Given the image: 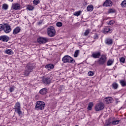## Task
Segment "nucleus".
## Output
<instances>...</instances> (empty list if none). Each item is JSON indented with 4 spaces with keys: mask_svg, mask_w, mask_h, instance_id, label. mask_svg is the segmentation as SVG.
I'll use <instances>...</instances> for the list:
<instances>
[{
    "mask_svg": "<svg viewBox=\"0 0 126 126\" xmlns=\"http://www.w3.org/2000/svg\"><path fill=\"white\" fill-rule=\"evenodd\" d=\"M62 62L63 63H74L75 60L68 55L64 56L62 59Z\"/></svg>",
    "mask_w": 126,
    "mask_h": 126,
    "instance_id": "obj_1",
    "label": "nucleus"
},
{
    "mask_svg": "<svg viewBox=\"0 0 126 126\" xmlns=\"http://www.w3.org/2000/svg\"><path fill=\"white\" fill-rule=\"evenodd\" d=\"M35 108V110H37L38 111H43L45 108V102L42 101H37Z\"/></svg>",
    "mask_w": 126,
    "mask_h": 126,
    "instance_id": "obj_2",
    "label": "nucleus"
},
{
    "mask_svg": "<svg viewBox=\"0 0 126 126\" xmlns=\"http://www.w3.org/2000/svg\"><path fill=\"white\" fill-rule=\"evenodd\" d=\"M47 33L49 37H55L56 35V29L53 26H50L47 28Z\"/></svg>",
    "mask_w": 126,
    "mask_h": 126,
    "instance_id": "obj_3",
    "label": "nucleus"
},
{
    "mask_svg": "<svg viewBox=\"0 0 126 126\" xmlns=\"http://www.w3.org/2000/svg\"><path fill=\"white\" fill-rule=\"evenodd\" d=\"M15 112L18 114L19 116L22 115V111H21V106H20V102H17L15 104L14 108Z\"/></svg>",
    "mask_w": 126,
    "mask_h": 126,
    "instance_id": "obj_4",
    "label": "nucleus"
},
{
    "mask_svg": "<svg viewBox=\"0 0 126 126\" xmlns=\"http://www.w3.org/2000/svg\"><path fill=\"white\" fill-rule=\"evenodd\" d=\"M37 41L39 44H46L50 41V39L48 37H39L37 38Z\"/></svg>",
    "mask_w": 126,
    "mask_h": 126,
    "instance_id": "obj_5",
    "label": "nucleus"
},
{
    "mask_svg": "<svg viewBox=\"0 0 126 126\" xmlns=\"http://www.w3.org/2000/svg\"><path fill=\"white\" fill-rule=\"evenodd\" d=\"M105 108V105L103 102H99L97 103L95 106V110L96 112L102 111Z\"/></svg>",
    "mask_w": 126,
    "mask_h": 126,
    "instance_id": "obj_6",
    "label": "nucleus"
},
{
    "mask_svg": "<svg viewBox=\"0 0 126 126\" xmlns=\"http://www.w3.org/2000/svg\"><path fill=\"white\" fill-rule=\"evenodd\" d=\"M34 68V63H29L27 64L26 66V70L27 71H30V72H32L33 68Z\"/></svg>",
    "mask_w": 126,
    "mask_h": 126,
    "instance_id": "obj_7",
    "label": "nucleus"
},
{
    "mask_svg": "<svg viewBox=\"0 0 126 126\" xmlns=\"http://www.w3.org/2000/svg\"><path fill=\"white\" fill-rule=\"evenodd\" d=\"M106 60L107 58H106V56H105V55H103L101 56L99 60H98V63L99 64H104L106 63Z\"/></svg>",
    "mask_w": 126,
    "mask_h": 126,
    "instance_id": "obj_8",
    "label": "nucleus"
},
{
    "mask_svg": "<svg viewBox=\"0 0 126 126\" xmlns=\"http://www.w3.org/2000/svg\"><path fill=\"white\" fill-rule=\"evenodd\" d=\"M3 31L5 33H9L11 31V29L10 28V26L8 24H5L4 26Z\"/></svg>",
    "mask_w": 126,
    "mask_h": 126,
    "instance_id": "obj_9",
    "label": "nucleus"
},
{
    "mask_svg": "<svg viewBox=\"0 0 126 126\" xmlns=\"http://www.w3.org/2000/svg\"><path fill=\"white\" fill-rule=\"evenodd\" d=\"M91 57L94 59H99V58L101 57V53L100 52L93 53H92Z\"/></svg>",
    "mask_w": 126,
    "mask_h": 126,
    "instance_id": "obj_10",
    "label": "nucleus"
},
{
    "mask_svg": "<svg viewBox=\"0 0 126 126\" xmlns=\"http://www.w3.org/2000/svg\"><path fill=\"white\" fill-rule=\"evenodd\" d=\"M2 40V42L4 43L6 42H8L9 40V37L7 36V35H2L0 36V41Z\"/></svg>",
    "mask_w": 126,
    "mask_h": 126,
    "instance_id": "obj_11",
    "label": "nucleus"
},
{
    "mask_svg": "<svg viewBox=\"0 0 126 126\" xmlns=\"http://www.w3.org/2000/svg\"><path fill=\"white\" fill-rule=\"evenodd\" d=\"M113 2L111 0H106L103 3V6H112Z\"/></svg>",
    "mask_w": 126,
    "mask_h": 126,
    "instance_id": "obj_12",
    "label": "nucleus"
},
{
    "mask_svg": "<svg viewBox=\"0 0 126 126\" xmlns=\"http://www.w3.org/2000/svg\"><path fill=\"white\" fill-rule=\"evenodd\" d=\"M13 9L14 10H18V9H20V4L18 3H14L12 5V7Z\"/></svg>",
    "mask_w": 126,
    "mask_h": 126,
    "instance_id": "obj_13",
    "label": "nucleus"
},
{
    "mask_svg": "<svg viewBox=\"0 0 126 126\" xmlns=\"http://www.w3.org/2000/svg\"><path fill=\"white\" fill-rule=\"evenodd\" d=\"M54 67L55 65L51 63H49L45 65V68L48 69V70H50V69H54Z\"/></svg>",
    "mask_w": 126,
    "mask_h": 126,
    "instance_id": "obj_14",
    "label": "nucleus"
},
{
    "mask_svg": "<svg viewBox=\"0 0 126 126\" xmlns=\"http://www.w3.org/2000/svg\"><path fill=\"white\" fill-rule=\"evenodd\" d=\"M42 81L44 84H50L51 83V79L49 78H44L43 79Z\"/></svg>",
    "mask_w": 126,
    "mask_h": 126,
    "instance_id": "obj_15",
    "label": "nucleus"
},
{
    "mask_svg": "<svg viewBox=\"0 0 126 126\" xmlns=\"http://www.w3.org/2000/svg\"><path fill=\"white\" fill-rule=\"evenodd\" d=\"M47 92H48V89L46 88L42 89L39 91V93L41 95H45V94H47Z\"/></svg>",
    "mask_w": 126,
    "mask_h": 126,
    "instance_id": "obj_16",
    "label": "nucleus"
},
{
    "mask_svg": "<svg viewBox=\"0 0 126 126\" xmlns=\"http://www.w3.org/2000/svg\"><path fill=\"white\" fill-rule=\"evenodd\" d=\"M113 101V98L112 97H106L104 98V102L106 104H110V103H112Z\"/></svg>",
    "mask_w": 126,
    "mask_h": 126,
    "instance_id": "obj_17",
    "label": "nucleus"
},
{
    "mask_svg": "<svg viewBox=\"0 0 126 126\" xmlns=\"http://www.w3.org/2000/svg\"><path fill=\"white\" fill-rule=\"evenodd\" d=\"M111 29L109 28V27H106L103 30L102 32L104 34H107V33H112V32H110Z\"/></svg>",
    "mask_w": 126,
    "mask_h": 126,
    "instance_id": "obj_18",
    "label": "nucleus"
},
{
    "mask_svg": "<svg viewBox=\"0 0 126 126\" xmlns=\"http://www.w3.org/2000/svg\"><path fill=\"white\" fill-rule=\"evenodd\" d=\"M20 28L17 27L13 30V34H14V35H16V34H18V33L20 32Z\"/></svg>",
    "mask_w": 126,
    "mask_h": 126,
    "instance_id": "obj_19",
    "label": "nucleus"
},
{
    "mask_svg": "<svg viewBox=\"0 0 126 126\" xmlns=\"http://www.w3.org/2000/svg\"><path fill=\"white\" fill-rule=\"evenodd\" d=\"M112 126V119L109 118L106 121L105 126Z\"/></svg>",
    "mask_w": 126,
    "mask_h": 126,
    "instance_id": "obj_20",
    "label": "nucleus"
},
{
    "mask_svg": "<svg viewBox=\"0 0 126 126\" xmlns=\"http://www.w3.org/2000/svg\"><path fill=\"white\" fill-rule=\"evenodd\" d=\"M105 43L106 45H112L113 44V40L110 38H107L105 40Z\"/></svg>",
    "mask_w": 126,
    "mask_h": 126,
    "instance_id": "obj_21",
    "label": "nucleus"
},
{
    "mask_svg": "<svg viewBox=\"0 0 126 126\" xmlns=\"http://www.w3.org/2000/svg\"><path fill=\"white\" fill-rule=\"evenodd\" d=\"M112 87L113 89H118V88H119V85L118 84V83L114 82L112 84Z\"/></svg>",
    "mask_w": 126,
    "mask_h": 126,
    "instance_id": "obj_22",
    "label": "nucleus"
},
{
    "mask_svg": "<svg viewBox=\"0 0 126 126\" xmlns=\"http://www.w3.org/2000/svg\"><path fill=\"white\" fill-rule=\"evenodd\" d=\"M113 63H114V60H113L112 59H109L107 61V65L108 66H110V65H112Z\"/></svg>",
    "mask_w": 126,
    "mask_h": 126,
    "instance_id": "obj_23",
    "label": "nucleus"
},
{
    "mask_svg": "<svg viewBox=\"0 0 126 126\" xmlns=\"http://www.w3.org/2000/svg\"><path fill=\"white\" fill-rule=\"evenodd\" d=\"M94 8L93 5H88L87 7V11H93Z\"/></svg>",
    "mask_w": 126,
    "mask_h": 126,
    "instance_id": "obj_24",
    "label": "nucleus"
},
{
    "mask_svg": "<svg viewBox=\"0 0 126 126\" xmlns=\"http://www.w3.org/2000/svg\"><path fill=\"white\" fill-rule=\"evenodd\" d=\"M6 54H7V55H13V51L11 49H7L5 51Z\"/></svg>",
    "mask_w": 126,
    "mask_h": 126,
    "instance_id": "obj_25",
    "label": "nucleus"
},
{
    "mask_svg": "<svg viewBox=\"0 0 126 126\" xmlns=\"http://www.w3.org/2000/svg\"><path fill=\"white\" fill-rule=\"evenodd\" d=\"M120 122H121V120L113 121H112V125H113V126H116V125H119Z\"/></svg>",
    "mask_w": 126,
    "mask_h": 126,
    "instance_id": "obj_26",
    "label": "nucleus"
},
{
    "mask_svg": "<svg viewBox=\"0 0 126 126\" xmlns=\"http://www.w3.org/2000/svg\"><path fill=\"white\" fill-rule=\"evenodd\" d=\"M93 107V102H90L89 103L88 106V110L89 111H91L92 110V107Z\"/></svg>",
    "mask_w": 126,
    "mask_h": 126,
    "instance_id": "obj_27",
    "label": "nucleus"
},
{
    "mask_svg": "<svg viewBox=\"0 0 126 126\" xmlns=\"http://www.w3.org/2000/svg\"><path fill=\"white\" fill-rule=\"evenodd\" d=\"M2 9H4V10H6L8 8V5L7 4L4 3L2 5Z\"/></svg>",
    "mask_w": 126,
    "mask_h": 126,
    "instance_id": "obj_28",
    "label": "nucleus"
},
{
    "mask_svg": "<svg viewBox=\"0 0 126 126\" xmlns=\"http://www.w3.org/2000/svg\"><path fill=\"white\" fill-rule=\"evenodd\" d=\"M78 55H79V50H77L75 51L74 57V58H77L78 57Z\"/></svg>",
    "mask_w": 126,
    "mask_h": 126,
    "instance_id": "obj_29",
    "label": "nucleus"
},
{
    "mask_svg": "<svg viewBox=\"0 0 126 126\" xmlns=\"http://www.w3.org/2000/svg\"><path fill=\"white\" fill-rule=\"evenodd\" d=\"M81 12H82V11H78L75 12V13L74 14V15L75 16H79V15L80 14H81Z\"/></svg>",
    "mask_w": 126,
    "mask_h": 126,
    "instance_id": "obj_30",
    "label": "nucleus"
},
{
    "mask_svg": "<svg viewBox=\"0 0 126 126\" xmlns=\"http://www.w3.org/2000/svg\"><path fill=\"white\" fill-rule=\"evenodd\" d=\"M121 5L122 7H126V0H124L122 2Z\"/></svg>",
    "mask_w": 126,
    "mask_h": 126,
    "instance_id": "obj_31",
    "label": "nucleus"
},
{
    "mask_svg": "<svg viewBox=\"0 0 126 126\" xmlns=\"http://www.w3.org/2000/svg\"><path fill=\"white\" fill-rule=\"evenodd\" d=\"M116 10L114 8H111L108 10V13H115Z\"/></svg>",
    "mask_w": 126,
    "mask_h": 126,
    "instance_id": "obj_32",
    "label": "nucleus"
},
{
    "mask_svg": "<svg viewBox=\"0 0 126 126\" xmlns=\"http://www.w3.org/2000/svg\"><path fill=\"white\" fill-rule=\"evenodd\" d=\"M120 84L123 87H125V86H126V82H125V81H124V80L120 81Z\"/></svg>",
    "mask_w": 126,
    "mask_h": 126,
    "instance_id": "obj_33",
    "label": "nucleus"
},
{
    "mask_svg": "<svg viewBox=\"0 0 126 126\" xmlns=\"http://www.w3.org/2000/svg\"><path fill=\"white\" fill-rule=\"evenodd\" d=\"M33 3L34 5H37V4H39V3H40V0H34L33 1Z\"/></svg>",
    "mask_w": 126,
    "mask_h": 126,
    "instance_id": "obj_34",
    "label": "nucleus"
},
{
    "mask_svg": "<svg viewBox=\"0 0 126 126\" xmlns=\"http://www.w3.org/2000/svg\"><path fill=\"white\" fill-rule=\"evenodd\" d=\"M27 9H28V10H33L34 9V7L32 5H28V6L27 8Z\"/></svg>",
    "mask_w": 126,
    "mask_h": 126,
    "instance_id": "obj_35",
    "label": "nucleus"
},
{
    "mask_svg": "<svg viewBox=\"0 0 126 126\" xmlns=\"http://www.w3.org/2000/svg\"><path fill=\"white\" fill-rule=\"evenodd\" d=\"M30 72H31L27 71L26 70V71L24 72V75H25V76H28L29 74H30Z\"/></svg>",
    "mask_w": 126,
    "mask_h": 126,
    "instance_id": "obj_36",
    "label": "nucleus"
},
{
    "mask_svg": "<svg viewBox=\"0 0 126 126\" xmlns=\"http://www.w3.org/2000/svg\"><path fill=\"white\" fill-rule=\"evenodd\" d=\"M120 63H125V62L126 61V59L124 57H122L120 58Z\"/></svg>",
    "mask_w": 126,
    "mask_h": 126,
    "instance_id": "obj_37",
    "label": "nucleus"
},
{
    "mask_svg": "<svg viewBox=\"0 0 126 126\" xmlns=\"http://www.w3.org/2000/svg\"><path fill=\"white\" fill-rule=\"evenodd\" d=\"M88 74L89 76H93L94 75V72L92 71H89Z\"/></svg>",
    "mask_w": 126,
    "mask_h": 126,
    "instance_id": "obj_38",
    "label": "nucleus"
},
{
    "mask_svg": "<svg viewBox=\"0 0 126 126\" xmlns=\"http://www.w3.org/2000/svg\"><path fill=\"white\" fill-rule=\"evenodd\" d=\"M15 87L14 86L13 87H10L9 89V91L11 93V92H13V91H14V89H15Z\"/></svg>",
    "mask_w": 126,
    "mask_h": 126,
    "instance_id": "obj_39",
    "label": "nucleus"
},
{
    "mask_svg": "<svg viewBox=\"0 0 126 126\" xmlns=\"http://www.w3.org/2000/svg\"><path fill=\"white\" fill-rule=\"evenodd\" d=\"M56 26H57V27H62V26H63V23L62 22L57 23Z\"/></svg>",
    "mask_w": 126,
    "mask_h": 126,
    "instance_id": "obj_40",
    "label": "nucleus"
},
{
    "mask_svg": "<svg viewBox=\"0 0 126 126\" xmlns=\"http://www.w3.org/2000/svg\"><path fill=\"white\" fill-rule=\"evenodd\" d=\"M90 32L89 30H87L84 33V36H87L89 34Z\"/></svg>",
    "mask_w": 126,
    "mask_h": 126,
    "instance_id": "obj_41",
    "label": "nucleus"
},
{
    "mask_svg": "<svg viewBox=\"0 0 126 126\" xmlns=\"http://www.w3.org/2000/svg\"><path fill=\"white\" fill-rule=\"evenodd\" d=\"M115 23V21L111 20L108 23V25H113Z\"/></svg>",
    "mask_w": 126,
    "mask_h": 126,
    "instance_id": "obj_42",
    "label": "nucleus"
},
{
    "mask_svg": "<svg viewBox=\"0 0 126 126\" xmlns=\"http://www.w3.org/2000/svg\"><path fill=\"white\" fill-rule=\"evenodd\" d=\"M93 38H94V39H98V38H99L98 36V34H97L95 33V34H94V36Z\"/></svg>",
    "mask_w": 126,
    "mask_h": 126,
    "instance_id": "obj_43",
    "label": "nucleus"
},
{
    "mask_svg": "<svg viewBox=\"0 0 126 126\" xmlns=\"http://www.w3.org/2000/svg\"><path fill=\"white\" fill-rule=\"evenodd\" d=\"M3 28H4V26L2 25H0V29L1 30H3Z\"/></svg>",
    "mask_w": 126,
    "mask_h": 126,
    "instance_id": "obj_44",
    "label": "nucleus"
},
{
    "mask_svg": "<svg viewBox=\"0 0 126 126\" xmlns=\"http://www.w3.org/2000/svg\"><path fill=\"white\" fill-rule=\"evenodd\" d=\"M41 24H42V22H38V25H41Z\"/></svg>",
    "mask_w": 126,
    "mask_h": 126,
    "instance_id": "obj_45",
    "label": "nucleus"
},
{
    "mask_svg": "<svg viewBox=\"0 0 126 126\" xmlns=\"http://www.w3.org/2000/svg\"><path fill=\"white\" fill-rule=\"evenodd\" d=\"M9 0V1H11V2H12V1H13V0Z\"/></svg>",
    "mask_w": 126,
    "mask_h": 126,
    "instance_id": "obj_46",
    "label": "nucleus"
},
{
    "mask_svg": "<svg viewBox=\"0 0 126 126\" xmlns=\"http://www.w3.org/2000/svg\"><path fill=\"white\" fill-rule=\"evenodd\" d=\"M2 31V30H1L0 29V31Z\"/></svg>",
    "mask_w": 126,
    "mask_h": 126,
    "instance_id": "obj_47",
    "label": "nucleus"
}]
</instances>
